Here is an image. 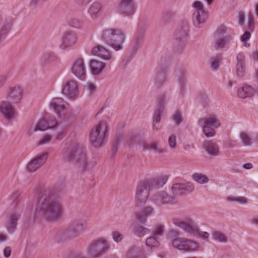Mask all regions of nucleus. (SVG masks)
Masks as SVG:
<instances>
[{
    "instance_id": "nucleus-1",
    "label": "nucleus",
    "mask_w": 258,
    "mask_h": 258,
    "mask_svg": "<svg viewBox=\"0 0 258 258\" xmlns=\"http://www.w3.org/2000/svg\"><path fill=\"white\" fill-rule=\"evenodd\" d=\"M62 204L55 190L49 187L39 193L35 209V217L48 222H55L62 216Z\"/></svg>"
},
{
    "instance_id": "nucleus-2",
    "label": "nucleus",
    "mask_w": 258,
    "mask_h": 258,
    "mask_svg": "<svg viewBox=\"0 0 258 258\" xmlns=\"http://www.w3.org/2000/svg\"><path fill=\"white\" fill-rule=\"evenodd\" d=\"M61 160L66 163H72L81 171L92 170L96 165L95 160H88L84 147L79 143L69 146L61 155Z\"/></svg>"
},
{
    "instance_id": "nucleus-3",
    "label": "nucleus",
    "mask_w": 258,
    "mask_h": 258,
    "mask_svg": "<svg viewBox=\"0 0 258 258\" xmlns=\"http://www.w3.org/2000/svg\"><path fill=\"white\" fill-rule=\"evenodd\" d=\"M167 180V177L165 176L158 178H149L141 180L136 188L135 205L137 207L145 205L148 201L150 190L152 188H158L162 186Z\"/></svg>"
},
{
    "instance_id": "nucleus-4",
    "label": "nucleus",
    "mask_w": 258,
    "mask_h": 258,
    "mask_svg": "<svg viewBox=\"0 0 258 258\" xmlns=\"http://www.w3.org/2000/svg\"><path fill=\"white\" fill-rule=\"evenodd\" d=\"M101 38L114 50L119 51L123 48L125 35L120 29L106 28L102 31Z\"/></svg>"
},
{
    "instance_id": "nucleus-5",
    "label": "nucleus",
    "mask_w": 258,
    "mask_h": 258,
    "mask_svg": "<svg viewBox=\"0 0 258 258\" xmlns=\"http://www.w3.org/2000/svg\"><path fill=\"white\" fill-rule=\"evenodd\" d=\"M172 222L175 226L181 229L185 233L190 236H198L204 239L209 238V234L207 232L201 231L197 223L191 217H187L182 219L174 218L172 219Z\"/></svg>"
},
{
    "instance_id": "nucleus-6",
    "label": "nucleus",
    "mask_w": 258,
    "mask_h": 258,
    "mask_svg": "<svg viewBox=\"0 0 258 258\" xmlns=\"http://www.w3.org/2000/svg\"><path fill=\"white\" fill-rule=\"evenodd\" d=\"M110 248V244L103 237L92 240L86 248V252L91 258H100Z\"/></svg>"
},
{
    "instance_id": "nucleus-7",
    "label": "nucleus",
    "mask_w": 258,
    "mask_h": 258,
    "mask_svg": "<svg viewBox=\"0 0 258 258\" xmlns=\"http://www.w3.org/2000/svg\"><path fill=\"white\" fill-rule=\"evenodd\" d=\"M108 137V131L107 123L105 121H100L90 133V143L94 147L99 148L107 142Z\"/></svg>"
},
{
    "instance_id": "nucleus-8",
    "label": "nucleus",
    "mask_w": 258,
    "mask_h": 258,
    "mask_svg": "<svg viewBox=\"0 0 258 258\" xmlns=\"http://www.w3.org/2000/svg\"><path fill=\"white\" fill-rule=\"evenodd\" d=\"M198 123L203 128V132L207 138L215 135V129L220 126V121L216 115L211 114L200 118Z\"/></svg>"
},
{
    "instance_id": "nucleus-9",
    "label": "nucleus",
    "mask_w": 258,
    "mask_h": 258,
    "mask_svg": "<svg viewBox=\"0 0 258 258\" xmlns=\"http://www.w3.org/2000/svg\"><path fill=\"white\" fill-rule=\"evenodd\" d=\"M189 26L187 22H183L177 29L175 35L174 49L178 53L184 49L188 36Z\"/></svg>"
},
{
    "instance_id": "nucleus-10",
    "label": "nucleus",
    "mask_w": 258,
    "mask_h": 258,
    "mask_svg": "<svg viewBox=\"0 0 258 258\" xmlns=\"http://www.w3.org/2000/svg\"><path fill=\"white\" fill-rule=\"evenodd\" d=\"M195 12L192 14L193 24L197 27H201L208 18V13L204 10L203 4L196 1L193 4Z\"/></svg>"
},
{
    "instance_id": "nucleus-11",
    "label": "nucleus",
    "mask_w": 258,
    "mask_h": 258,
    "mask_svg": "<svg viewBox=\"0 0 258 258\" xmlns=\"http://www.w3.org/2000/svg\"><path fill=\"white\" fill-rule=\"evenodd\" d=\"M226 29L224 25H221L217 29L215 39L216 49L223 48L232 39V36L227 32Z\"/></svg>"
},
{
    "instance_id": "nucleus-12",
    "label": "nucleus",
    "mask_w": 258,
    "mask_h": 258,
    "mask_svg": "<svg viewBox=\"0 0 258 258\" xmlns=\"http://www.w3.org/2000/svg\"><path fill=\"white\" fill-rule=\"evenodd\" d=\"M61 93L70 99H76L79 94L78 82L74 79L66 80L62 83Z\"/></svg>"
},
{
    "instance_id": "nucleus-13",
    "label": "nucleus",
    "mask_w": 258,
    "mask_h": 258,
    "mask_svg": "<svg viewBox=\"0 0 258 258\" xmlns=\"http://www.w3.org/2000/svg\"><path fill=\"white\" fill-rule=\"evenodd\" d=\"M152 202L157 207L164 205L174 204L176 203V198L163 190L153 194L151 197Z\"/></svg>"
},
{
    "instance_id": "nucleus-14",
    "label": "nucleus",
    "mask_w": 258,
    "mask_h": 258,
    "mask_svg": "<svg viewBox=\"0 0 258 258\" xmlns=\"http://www.w3.org/2000/svg\"><path fill=\"white\" fill-rule=\"evenodd\" d=\"M163 58L161 59V64L156 69V73L154 77L155 86L157 88L162 87L167 80V66L162 65Z\"/></svg>"
},
{
    "instance_id": "nucleus-15",
    "label": "nucleus",
    "mask_w": 258,
    "mask_h": 258,
    "mask_svg": "<svg viewBox=\"0 0 258 258\" xmlns=\"http://www.w3.org/2000/svg\"><path fill=\"white\" fill-rule=\"evenodd\" d=\"M48 152H43L32 159L27 164L26 169L29 172H34L42 166L48 158Z\"/></svg>"
},
{
    "instance_id": "nucleus-16",
    "label": "nucleus",
    "mask_w": 258,
    "mask_h": 258,
    "mask_svg": "<svg viewBox=\"0 0 258 258\" xmlns=\"http://www.w3.org/2000/svg\"><path fill=\"white\" fill-rule=\"evenodd\" d=\"M78 40V36L74 31H65L61 37V43L59 47L61 49H66L74 46Z\"/></svg>"
},
{
    "instance_id": "nucleus-17",
    "label": "nucleus",
    "mask_w": 258,
    "mask_h": 258,
    "mask_svg": "<svg viewBox=\"0 0 258 258\" xmlns=\"http://www.w3.org/2000/svg\"><path fill=\"white\" fill-rule=\"evenodd\" d=\"M23 89L19 86L10 87L7 92L6 99L13 104L19 103L22 99Z\"/></svg>"
},
{
    "instance_id": "nucleus-18",
    "label": "nucleus",
    "mask_w": 258,
    "mask_h": 258,
    "mask_svg": "<svg viewBox=\"0 0 258 258\" xmlns=\"http://www.w3.org/2000/svg\"><path fill=\"white\" fill-rule=\"evenodd\" d=\"M71 72L81 80L85 79L86 68L82 58H78L74 61L71 67Z\"/></svg>"
},
{
    "instance_id": "nucleus-19",
    "label": "nucleus",
    "mask_w": 258,
    "mask_h": 258,
    "mask_svg": "<svg viewBox=\"0 0 258 258\" xmlns=\"http://www.w3.org/2000/svg\"><path fill=\"white\" fill-rule=\"evenodd\" d=\"M136 8L134 0H120L118 11L124 16H130L134 14Z\"/></svg>"
},
{
    "instance_id": "nucleus-20",
    "label": "nucleus",
    "mask_w": 258,
    "mask_h": 258,
    "mask_svg": "<svg viewBox=\"0 0 258 258\" xmlns=\"http://www.w3.org/2000/svg\"><path fill=\"white\" fill-rule=\"evenodd\" d=\"M166 95L165 93L159 95L157 99V106L153 116V122L158 123L160 121L161 114L164 109L166 103Z\"/></svg>"
},
{
    "instance_id": "nucleus-21",
    "label": "nucleus",
    "mask_w": 258,
    "mask_h": 258,
    "mask_svg": "<svg viewBox=\"0 0 258 258\" xmlns=\"http://www.w3.org/2000/svg\"><path fill=\"white\" fill-rule=\"evenodd\" d=\"M12 104L6 99L0 102V112L8 120L12 119L15 115V111Z\"/></svg>"
},
{
    "instance_id": "nucleus-22",
    "label": "nucleus",
    "mask_w": 258,
    "mask_h": 258,
    "mask_svg": "<svg viewBox=\"0 0 258 258\" xmlns=\"http://www.w3.org/2000/svg\"><path fill=\"white\" fill-rule=\"evenodd\" d=\"M194 189V185L191 183L187 184L174 183L171 187L172 193L175 196H180L190 192Z\"/></svg>"
},
{
    "instance_id": "nucleus-23",
    "label": "nucleus",
    "mask_w": 258,
    "mask_h": 258,
    "mask_svg": "<svg viewBox=\"0 0 258 258\" xmlns=\"http://www.w3.org/2000/svg\"><path fill=\"white\" fill-rule=\"evenodd\" d=\"M155 209L152 206H147L143 208L139 212L136 213L135 216L137 220L142 224H145L148 217L154 215Z\"/></svg>"
},
{
    "instance_id": "nucleus-24",
    "label": "nucleus",
    "mask_w": 258,
    "mask_h": 258,
    "mask_svg": "<svg viewBox=\"0 0 258 258\" xmlns=\"http://www.w3.org/2000/svg\"><path fill=\"white\" fill-rule=\"evenodd\" d=\"M68 105V103L60 97L54 98L50 102V106L53 108L54 112L59 118L62 117L60 112L66 109V106Z\"/></svg>"
},
{
    "instance_id": "nucleus-25",
    "label": "nucleus",
    "mask_w": 258,
    "mask_h": 258,
    "mask_svg": "<svg viewBox=\"0 0 258 258\" xmlns=\"http://www.w3.org/2000/svg\"><path fill=\"white\" fill-rule=\"evenodd\" d=\"M69 224L79 236L87 229L86 221L82 218H74Z\"/></svg>"
},
{
    "instance_id": "nucleus-26",
    "label": "nucleus",
    "mask_w": 258,
    "mask_h": 258,
    "mask_svg": "<svg viewBox=\"0 0 258 258\" xmlns=\"http://www.w3.org/2000/svg\"><path fill=\"white\" fill-rule=\"evenodd\" d=\"M203 147L207 152L212 156H218L220 155V147L213 140L205 141Z\"/></svg>"
},
{
    "instance_id": "nucleus-27",
    "label": "nucleus",
    "mask_w": 258,
    "mask_h": 258,
    "mask_svg": "<svg viewBox=\"0 0 258 258\" xmlns=\"http://www.w3.org/2000/svg\"><path fill=\"white\" fill-rule=\"evenodd\" d=\"M92 54L98 56L104 60H110L112 58L110 51L102 45H98L92 49Z\"/></svg>"
},
{
    "instance_id": "nucleus-28",
    "label": "nucleus",
    "mask_w": 258,
    "mask_h": 258,
    "mask_svg": "<svg viewBox=\"0 0 258 258\" xmlns=\"http://www.w3.org/2000/svg\"><path fill=\"white\" fill-rule=\"evenodd\" d=\"M20 218V215L19 213L14 212L10 214L6 224V227L9 233H13L16 230L17 221Z\"/></svg>"
},
{
    "instance_id": "nucleus-29",
    "label": "nucleus",
    "mask_w": 258,
    "mask_h": 258,
    "mask_svg": "<svg viewBox=\"0 0 258 258\" xmlns=\"http://www.w3.org/2000/svg\"><path fill=\"white\" fill-rule=\"evenodd\" d=\"M236 73L238 76H244L245 71V59L244 54L240 52L236 56Z\"/></svg>"
},
{
    "instance_id": "nucleus-30",
    "label": "nucleus",
    "mask_w": 258,
    "mask_h": 258,
    "mask_svg": "<svg viewBox=\"0 0 258 258\" xmlns=\"http://www.w3.org/2000/svg\"><path fill=\"white\" fill-rule=\"evenodd\" d=\"M12 24L10 20L0 16V42L9 33Z\"/></svg>"
},
{
    "instance_id": "nucleus-31",
    "label": "nucleus",
    "mask_w": 258,
    "mask_h": 258,
    "mask_svg": "<svg viewBox=\"0 0 258 258\" xmlns=\"http://www.w3.org/2000/svg\"><path fill=\"white\" fill-rule=\"evenodd\" d=\"M60 235L63 240H72L79 237L69 224L61 231Z\"/></svg>"
},
{
    "instance_id": "nucleus-32",
    "label": "nucleus",
    "mask_w": 258,
    "mask_h": 258,
    "mask_svg": "<svg viewBox=\"0 0 258 258\" xmlns=\"http://www.w3.org/2000/svg\"><path fill=\"white\" fill-rule=\"evenodd\" d=\"M254 89L249 85H244L237 91V95L241 98L245 99L254 95Z\"/></svg>"
},
{
    "instance_id": "nucleus-33",
    "label": "nucleus",
    "mask_w": 258,
    "mask_h": 258,
    "mask_svg": "<svg viewBox=\"0 0 258 258\" xmlns=\"http://www.w3.org/2000/svg\"><path fill=\"white\" fill-rule=\"evenodd\" d=\"M57 60L58 57L52 52L43 53L40 58V63L42 66H46Z\"/></svg>"
},
{
    "instance_id": "nucleus-34",
    "label": "nucleus",
    "mask_w": 258,
    "mask_h": 258,
    "mask_svg": "<svg viewBox=\"0 0 258 258\" xmlns=\"http://www.w3.org/2000/svg\"><path fill=\"white\" fill-rule=\"evenodd\" d=\"M102 4L98 2L93 3L88 9V13L92 19H96L100 16Z\"/></svg>"
},
{
    "instance_id": "nucleus-35",
    "label": "nucleus",
    "mask_w": 258,
    "mask_h": 258,
    "mask_svg": "<svg viewBox=\"0 0 258 258\" xmlns=\"http://www.w3.org/2000/svg\"><path fill=\"white\" fill-rule=\"evenodd\" d=\"M105 66V63L97 60L93 59L90 62V68L94 75L99 74L102 72Z\"/></svg>"
},
{
    "instance_id": "nucleus-36",
    "label": "nucleus",
    "mask_w": 258,
    "mask_h": 258,
    "mask_svg": "<svg viewBox=\"0 0 258 258\" xmlns=\"http://www.w3.org/2000/svg\"><path fill=\"white\" fill-rule=\"evenodd\" d=\"M142 248L139 246H133L128 250L126 257V258H141Z\"/></svg>"
},
{
    "instance_id": "nucleus-37",
    "label": "nucleus",
    "mask_w": 258,
    "mask_h": 258,
    "mask_svg": "<svg viewBox=\"0 0 258 258\" xmlns=\"http://www.w3.org/2000/svg\"><path fill=\"white\" fill-rule=\"evenodd\" d=\"M143 146L144 150H153L157 154H161L164 152V150L160 146H158L157 142L151 143H144Z\"/></svg>"
},
{
    "instance_id": "nucleus-38",
    "label": "nucleus",
    "mask_w": 258,
    "mask_h": 258,
    "mask_svg": "<svg viewBox=\"0 0 258 258\" xmlns=\"http://www.w3.org/2000/svg\"><path fill=\"white\" fill-rule=\"evenodd\" d=\"M123 138V136L121 134H118L115 137V139L112 143V145L111 150V157H114L117 152L118 149L120 145V142Z\"/></svg>"
},
{
    "instance_id": "nucleus-39",
    "label": "nucleus",
    "mask_w": 258,
    "mask_h": 258,
    "mask_svg": "<svg viewBox=\"0 0 258 258\" xmlns=\"http://www.w3.org/2000/svg\"><path fill=\"white\" fill-rule=\"evenodd\" d=\"M184 241L182 250L191 251L196 250L198 248V243L196 241L187 238L185 239Z\"/></svg>"
},
{
    "instance_id": "nucleus-40",
    "label": "nucleus",
    "mask_w": 258,
    "mask_h": 258,
    "mask_svg": "<svg viewBox=\"0 0 258 258\" xmlns=\"http://www.w3.org/2000/svg\"><path fill=\"white\" fill-rule=\"evenodd\" d=\"M47 121L44 118L41 119L33 128V132L44 131L49 128Z\"/></svg>"
},
{
    "instance_id": "nucleus-41",
    "label": "nucleus",
    "mask_w": 258,
    "mask_h": 258,
    "mask_svg": "<svg viewBox=\"0 0 258 258\" xmlns=\"http://www.w3.org/2000/svg\"><path fill=\"white\" fill-rule=\"evenodd\" d=\"M150 230L142 225L137 226L134 229L135 234L139 237H143L145 235L149 233Z\"/></svg>"
},
{
    "instance_id": "nucleus-42",
    "label": "nucleus",
    "mask_w": 258,
    "mask_h": 258,
    "mask_svg": "<svg viewBox=\"0 0 258 258\" xmlns=\"http://www.w3.org/2000/svg\"><path fill=\"white\" fill-rule=\"evenodd\" d=\"M193 179L200 184L207 183L209 181L208 177L202 173H195L192 175Z\"/></svg>"
},
{
    "instance_id": "nucleus-43",
    "label": "nucleus",
    "mask_w": 258,
    "mask_h": 258,
    "mask_svg": "<svg viewBox=\"0 0 258 258\" xmlns=\"http://www.w3.org/2000/svg\"><path fill=\"white\" fill-rule=\"evenodd\" d=\"M146 245L150 248L157 247L159 245L157 238L153 235L148 237L146 241Z\"/></svg>"
},
{
    "instance_id": "nucleus-44",
    "label": "nucleus",
    "mask_w": 258,
    "mask_h": 258,
    "mask_svg": "<svg viewBox=\"0 0 258 258\" xmlns=\"http://www.w3.org/2000/svg\"><path fill=\"white\" fill-rule=\"evenodd\" d=\"M221 59V55H217L210 58L211 68L212 70H217L218 69Z\"/></svg>"
},
{
    "instance_id": "nucleus-45",
    "label": "nucleus",
    "mask_w": 258,
    "mask_h": 258,
    "mask_svg": "<svg viewBox=\"0 0 258 258\" xmlns=\"http://www.w3.org/2000/svg\"><path fill=\"white\" fill-rule=\"evenodd\" d=\"M185 238L178 237L174 238L172 241L173 246L179 250H182Z\"/></svg>"
},
{
    "instance_id": "nucleus-46",
    "label": "nucleus",
    "mask_w": 258,
    "mask_h": 258,
    "mask_svg": "<svg viewBox=\"0 0 258 258\" xmlns=\"http://www.w3.org/2000/svg\"><path fill=\"white\" fill-rule=\"evenodd\" d=\"M213 239L221 242H226L227 241V237L223 233L215 231L213 233Z\"/></svg>"
},
{
    "instance_id": "nucleus-47",
    "label": "nucleus",
    "mask_w": 258,
    "mask_h": 258,
    "mask_svg": "<svg viewBox=\"0 0 258 258\" xmlns=\"http://www.w3.org/2000/svg\"><path fill=\"white\" fill-rule=\"evenodd\" d=\"M240 138L244 146H248L251 145L252 139L245 132H241L240 134Z\"/></svg>"
},
{
    "instance_id": "nucleus-48",
    "label": "nucleus",
    "mask_w": 258,
    "mask_h": 258,
    "mask_svg": "<svg viewBox=\"0 0 258 258\" xmlns=\"http://www.w3.org/2000/svg\"><path fill=\"white\" fill-rule=\"evenodd\" d=\"M21 195V191L19 190L15 191L11 195V199L12 201V204L16 206L20 202V197Z\"/></svg>"
},
{
    "instance_id": "nucleus-49",
    "label": "nucleus",
    "mask_w": 258,
    "mask_h": 258,
    "mask_svg": "<svg viewBox=\"0 0 258 258\" xmlns=\"http://www.w3.org/2000/svg\"><path fill=\"white\" fill-rule=\"evenodd\" d=\"M227 200L229 202H237L240 204H246L247 203V199L244 197H228L227 198Z\"/></svg>"
},
{
    "instance_id": "nucleus-50",
    "label": "nucleus",
    "mask_w": 258,
    "mask_h": 258,
    "mask_svg": "<svg viewBox=\"0 0 258 258\" xmlns=\"http://www.w3.org/2000/svg\"><path fill=\"white\" fill-rule=\"evenodd\" d=\"M145 30L142 28H139L138 32L135 38L134 41L141 43L143 39Z\"/></svg>"
},
{
    "instance_id": "nucleus-51",
    "label": "nucleus",
    "mask_w": 258,
    "mask_h": 258,
    "mask_svg": "<svg viewBox=\"0 0 258 258\" xmlns=\"http://www.w3.org/2000/svg\"><path fill=\"white\" fill-rule=\"evenodd\" d=\"M164 231V226L162 224H157L155 226L154 235L156 237L158 235L161 236Z\"/></svg>"
},
{
    "instance_id": "nucleus-52",
    "label": "nucleus",
    "mask_w": 258,
    "mask_h": 258,
    "mask_svg": "<svg viewBox=\"0 0 258 258\" xmlns=\"http://www.w3.org/2000/svg\"><path fill=\"white\" fill-rule=\"evenodd\" d=\"M69 25L72 27L79 28L83 25V22L77 19L73 18L71 19L69 22Z\"/></svg>"
},
{
    "instance_id": "nucleus-53",
    "label": "nucleus",
    "mask_w": 258,
    "mask_h": 258,
    "mask_svg": "<svg viewBox=\"0 0 258 258\" xmlns=\"http://www.w3.org/2000/svg\"><path fill=\"white\" fill-rule=\"evenodd\" d=\"M168 145L170 148L172 149H175L177 147V142H176V137L175 135L172 134L171 135L168 141Z\"/></svg>"
},
{
    "instance_id": "nucleus-54",
    "label": "nucleus",
    "mask_w": 258,
    "mask_h": 258,
    "mask_svg": "<svg viewBox=\"0 0 258 258\" xmlns=\"http://www.w3.org/2000/svg\"><path fill=\"white\" fill-rule=\"evenodd\" d=\"M172 118L176 125H179L182 121L181 113L179 111H176L172 115Z\"/></svg>"
},
{
    "instance_id": "nucleus-55",
    "label": "nucleus",
    "mask_w": 258,
    "mask_h": 258,
    "mask_svg": "<svg viewBox=\"0 0 258 258\" xmlns=\"http://www.w3.org/2000/svg\"><path fill=\"white\" fill-rule=\"evenodd\" d=\"M49 128H54L58 125V122L54 116H49L47 119Z\"/></svg>"
},
{
    "instance_id": "nucleus-56",
    "label": "nucleus",
    "mask_w": 258,
    "mask_h": 258,
    "mask_svg": "<svg viewBox=\"0 0 258 258\" xmlns=\"http://www.w3.org/2000/svg\"><path fill=\"white\" fill-rule=\"evenodd\" d=\"M251 34L248 31L244 32L243 35L241 37V41L243 43L245 46H249V44H247V41L250 38Z\"/></svg>"
},
{
    "instance_id": "nucleus-57",
    "label": "nucleus",
    "mask_w": 258,
    "mask_h": 258,
    "mask_svg": "<svg viewBox=\"0 0 258 258\" xmlns=\"http://www.w3.org/2000/svg\"><path fill=\"white\" fill-rule=\"evenodd\" d=\"M111 235L113 240L116 242H120L123 237V235L118 231H113Z\"/></svg>"
},
{
    "instance_id": "nucleus-58",
    "label": "nucleus",
    "mask_w": 258,
    "mask_h": 258,
    "mask_svg": "<svg viewBox=\"0 0 258 258\" xmlns=\"http://www.w3.org/2000/svg\"><path fill=\"white\" fill-rule=\"evenodd\" d=\"M175 15V13L171 10L166 11L163 14V19L164 20L167 21L174 17Z\"/></svg>"
},
{
    "instance_id": "nucleus-59",
    "label": "nucleus",
    "mask_w": 258,
    "mask_h": 258,
    "mask_svg": "<svg viewBox=\"0 0 258 258\" xmlns=\"http://www.w3.org/2000/svg\"><path fill=\"white\" fill-rule=\"evenodd\" d=\"M67 135V131L64 128L60 130L55 135V139L58 141H60L63 139V138Z\"/></svg>"
},
{
    "instance_id": "nucleus-60",
    "label": "nucleus",
    "mask_w": 258,
    "mask_h": 258,
    "mask_svg": "<svg viewBox=\"0 0 258 258\" xmlns=\"http://www.w3.org/2000/svg\"><path fill=\"white\" fill-rule=\"evenodd\" d=\"M51 140V136L49 135H45L44 136L41 140L39 141L38 145H43L48 143Z\"/></svg>"
},
{
    "instance_id": "nucleus-61",
    "label": "nucleus",
    "mask_w": 258,
    "mask_h": 258,
    "mask_svg": "<svg viewBox=\"0 0 258 258\" xmlns=\"http://www.w3.org/2000/svg\"><path fill=\"white\" fill-rule=\"evenodd\" d=\"M186 83L187 80L185 74L181 73L178 78L179 86L186 85Z\"/></svg>"
},
{
    "instance_id": "nucleus-62",
    "label": "nucleus",
    "mask_w": 258,
    "mask_h": 258,
    "mask_svg": "<svg viewBox=\"0 0 258 258\" xmlns=\"http://www.w3.org/2000/svg\"><path fill=\"white\" fill-rule=\"evenodd\" d=\"M141 46V43L138 42L134 41L132 48L131 51V53L133 55L136 53V52L139 50Z\"/></svg>"
},
{
    "instance_id": "nucleus-63",
    "label": "nucleus",
    "mask_w": 258,
    "mask_h": 258,
    "mask_svg": "<svg viewBox=\"0 0 258 258\" xmlns=\"http://www.w3.org/2000/svg\"><path fill=\"white\" fill-rule=\"evenodd\" d=\"M180 232L176 229H172L169 231V235L171 238H178Z\"/></svg>"
},
{
    "instance_id": "nucleus-64",
    "label": "nucleus",
    "mask_w": 258,
    "mask_h": 258,
    "mask_svg": "<svg viewBox=\"0 0 258 258\" xmlns=\"http://www.w3.org/2000/svg\"><path fill=\"white\" fill-rule=\"evenodd\" d=\"M86 86L88 90L91 93L95 92L96 90V86L92 83H87Z\"/></svg>"
}]
</instances>
